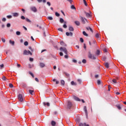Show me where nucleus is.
Wrapping results in <instances>:
<instances>
[{
	"instance_id": "1",
	"label": "nucleus",
	"mask_w": 126,
	"mask_h": 126,
	"mask_svg": "<svg viewBox=\"0 0 126 126\" xmlns=\"http://www.w3.org/2000/svg\"><path fill=\"white\" fill-rule=\"evenodd\" d=\"M80 18L82 23L83 24H85V23H86V22H88V21H87V19H86V18H85L82 16H80Z\"/></svg>"
},
{
	"instance_id": "2",
	"label": "nucleus",
	"mask_w": 126,
	"mask_h": 126,
	"mask_svg": "<svg viewBox=\"0 0 126 126\" xmlns=\"http://www.w3.org/2000/svg\"><path fill=\"white\" fill-rule=\"evenodd\" d=\"M60 50L61 52H63L65 55H67V50H66V48L65 47H61L60 48Z\"/></svg>"
},
{
	"instance_id": "3",
	"label": "nucleus",
	"mask_w": 126,
	"mask_h": 126,
	"mask_svg": "<svg viewBox=\"0 0 126 126\" xmlns=\"http://www.w3.org/2000/svg\"><path fill=\"white\" fill-rule=\"evenodd\" d=\"M71 107H72V103L70 101H68L67 103V109L70 110V109H71Z\"/></svg>"
},
{
	"instance_id": "4",
	"label": "nucleus",
	"mask_w": 126,
	"mask_h": 126,
	"mask_svg": "<svg viewBox=\"0 0 126 126\" xmlns=\"http://www.w3.org/2000/svg\"><path fill=\"white\" fill-rule=\"evenodd\" d=\"M88 57L89 59H92L93 60H96V57L94 56H92L91 52L89 51L88 52Z\"/></svg>"
},
{
	"instance_id": "5",
	"label": "nucleus",
	"mask_w": 126,
	"mask_h": 126,
	"mask_svg": "<svg viewBox=\"0 0 126 126\" xmlns=\"http://www.w3.org/2000/svg\"><path fill=\"white\" fill-rule=\"evenodd\" d=\"M23 55L28 56V55H30L31 56H32V53L30 52V51H27L26 50L24 51Z\"/></svg>"
},
{
	"instance_id": "6",
	"label": "nucleus",
	"mask_w": 126,
	"mask_h": 126,
	"mask_svg": "<svg viewBox=\"0 0 126 126\" xmlns=\"http://www.w3.org/2000/svg\"><path fill=\"white\" fill-rule=\"evenodd\" d=\"M18 100L20 102H23L24 101V98H23V96H22V94H20L18 95Z\"/></svg>"
},
{
	"instance_id": "7",
	"label": "nucleus",
	"mask_w": 126,
	"mask_h": 126,
	"mask_svg": "<svg viewBox=\"0 0 126 126\" xmlns=\"http://www.w3.org/2000/svg\"><path fill=\"white\" fill-rule=\"evenodd\" d=\"M84 13L86 15V17H87L88 18H91V17H92L91 14L89 13H88L86 11H84Z\"/></svg>"
},
{
	"instance_id": "8",
	"label": "nucleus",
	"mask_w": 126,
	"mask_h": 126,
	"mask_svg": "<svg viewBox=\"0 0 126 126\" xmlns=\"http://www.w3.org/2000/svg\"><path fill=\"white\" fill-rule=\"evenodd\" d=\"M30 8L32 11H33V12H37V8H36L35 6H32Z\"/></svg>"
},
{
	"instance_id": "9",
	"label": "nucleus",
	"mask_w": 126,
	"mask_h": 126,
	"mask_svg": "<svg viewBox=\"0 0 126 126\" xmlns=\"http://www.w3.org/2000/svg\"><path fill=\"white\" fill-rule=\"evenodd\" d=\"M84 111L85 112L86 114V116L87 117V118L88 117V113L87 112V108H86V106H85L84 107Z\"/></svg>"
},
{
	"instance_id": "10",
	"label": "nucleus",
	"mask_w": 126,
	"mask_h": 126,
	"mask_svg": "<svg viewBox=\"0 0 126 126\" xmlns=\"http://www.w3.org/2000/svg\"><path fill=\"white\" fill-rule=\"evenodd\" d=\"M73 99L74 100H75V101H78L79 102H80V101H81V100H80V99L79 98H78V97L75 96H73Z\"/></svg>"
},
{
	"instance_id": "11",
	"label": "nucleus",
	"mask_w": 126,
	"mask_h": 126,
	"mask_svg": "<svg viewBox=\"0 0 126 126\" xmlns=\"http://www.w3.org/2000/svg\"><path fill=\"white\" fill-rule=\"evenodd\" d=\"M9 44H10L11 45H12V46H14V44L15 43V42H14V41H12L11 40H10L9 41Z\"/></svg>"
},
{
	"instance_id": "12",
	"label": "nucleus",
	"mask_w": 126,
	"mask_h": 126,
	"mask_svg": "<svg viewBox=\"0 0 126 126\" xmlns=\"http://www.w3.org/2000/svg\"><path fill=\"white\" fill-rule=\"evenodd\" d=\"M66 36H72L73 35V33H72V32H66Z\"/></svg>"
},
{
	"instance_id": "13",
	"label": "nucleus",
	"mask_w": 126,
	"mask_h": 126,
	"mask_svg": "<svg viewBox=\"0 0 126 126\" xmlns=\"http://www.w3.org/2000/svg\"><path fill=\"white\" fill-rule=\"evenodd\" d=\"M104 64L106 68H109V67H110V64H109L108 63H105Z\"/></svg>"
},
{
	"instance_id": "14",
	"label": "nucleus",
	"mask_w": 126,
	"mask_h": 126,
	"mask_svg": "<svg viewBox=\"0 0 126 126\" xmlns=\"http://www.w3.org/2000/svg\"><path fill=\"white\" fill-rule=\"evenodd\" d=\"M52 81L53 82H56V84H59L60 83V82L57 79H53Z\"/></svg>"
},
{
	"instance_id": "15",
	"label": "nucleus",
	"mask_w": 126,
	"mask_h": 126,
	"mask_svg": "<svg viewBox=\"0 0 126 126\" xmlns=\"http://www.w3.org/2000/svg\"><path fill=\"white\" fill-rule=\"evenodd\" d=\"M43 104L44 106H47V107H50V103L49 102H43Z\"/></svg>"
},
{
	"instance_id": "16",
	"label": "nucleus",
	"mask_w": 126,
	"mask_h": 126,
	"mask_svg": "<svg viewBox=\"0 0 126 126\" xmlns=\"http://www.w3.org/2000/svg\"><path fill=\"white\" fill-rule=\"evenodd\" d=\"M61 46H63L64 47H66V44L63 42V41H62L60 43Z\"/></svg>"
},
{
	"instance_id": "17",
	"label": "nucleus",
	"mask_w": 126,
	"mask_h": 126,
	"mask_svg": "<svg viewBox=\"0 0 126 126\" xmlns=\"http://www.w3.org/2000/svg\"><path fill=\"white\" fill-rule=\"evenodd\" d=\"M19 14L18 13H13V16H14V17H17V16H18Z\"/></svg>"
},
{
	"instance_id": "18",
	"label": "nucleus",
	"mask_w": 126,
	"mask_h": 126,
	"mask_svg": "<svg viewBox=\"0 0 126 126\" xmlns=\"http://www.w3.org/2000/svg\"><path fill=\"white\" fill-rule=\"evenodd\" d=\"M95 38H96L97 39H99V40H100V34H99V33H96L95 34Z\"/></svg>"
},
{
	"instance_id": "19",
	"label": "nucleus",
	"mask_w": 126,
	"mask_h": 126,
	"mask_svg": "<svg viewBox=\"0 0 126 126\" xmlns=\"http://www.w3.org/2000/svg\"><path fill=\"white\" fill-rule=\"evenodd\" d=\"M75 24L77 26H79V25H80V22H79V21H75Z\"/></svg>"
},
{
	"instance_id": "20",
	"label": "nucleus",
	"mask_w": 126,
	"mask_h": 126,
	"mask_svg": "<svg viewBox=\"0 0 126 126\" xmlns=\"http://www.w3.org/2000/svg\"><path fill=\"white\" fill-rule=\"evenodd\" d=\"M61 85L62 86H64V85L65 84L64 81L63 80H62L61 81Z\"/></svg>"
},
{
	"instance_id": "21",
	"label": "nucleus",
	"mask_w": 126,
	"mask_h": 126,
	"mask_svg": "<svg viewBox=\"0 0 126 126\" xmlns=\"http://www.w3.org/2000/svg\"><path fill=\"white\" fill-rule=\"evenodd\" d=\"M56 122L54 121H51V126H56Z\"/></svg>"
},
{
	"instance_id": "22",
	"label": "nucleus",
	"mask_w": 126,
	"mask_h": 126,
	"mask_svg": "<svg viewBox=\"0 0 126 126\" xmlns=\"http://www.w3.org/2000/svg\"><path fill=\"white\" fill-rule=\"evenodd\" d=\"M39 65L40 67H42V68L44 67L45 66V64H44V63H40Z\"/></svg>"
},
{
	"instance_id": "23",
	"label": "nucleus",
	"mask_w": 126,
	"mask_h": 126,
	"mask_svg": "<svg viewBox=\"0 0 126 126\" xmlns=\"http://www.w3.org/2000/svg\"><path fill=\"white\" fill-rule=\"evenodd\" d=\"M83 34L84 36H86V37H88V34H87L85 31L83 32Z\"/></svg>"
},
{
	"instance_id": "24",
	"label": "nucleus",
	"mask_w": 126,
	"mask_h": 126,
	"mask_svg": "<svg viewBox=\"0 0 126 126\" xmlns=\"http://www.w3.org/2000/svg\"><path fill=\"white\" fill-rule=\"evenodd\" d=\"M101 83H102V82L100 80H97V84L98 85H100Z\"/></svg>"
},
{
	"instance_id": "25",
	"label": "nucleus",
	"mask_w": 126,
	"mask_h": 126,
	"mask_svg": "<svg viewBox=\"0 0 126 126\" xmlns=\"http://www.w3.org/2000/svg\"><path fill=\"white\" fill-rule=\"evenodd\" d=\"M60 22L61 23H63V22H64V20H63V18H60Z\"/></svg>"
},
{
	"instance_id": "26",
	"label": "nucleus",
	"mask_w": 126,
	"mask_h": 126,
	"mask_svg": "<svg viewBox=\"0 0 126 126\" xmlns=\"http://www.w3.org/2000/svg\"><path fill=\"white\" fill-rule=\"evenodd\" d=\"M29 92H30V94H31V95H33V93H34V91L30 90Z\"/></svg>"
},
{
	"instance_id": "27",
	"label": "nucleus",
	"mask_w": 126,
	"mask_h": 126,
	"mask_svg": "<svg viewBox=\"0 0 126 126\" xmlns=\"http://www.w3.org/2000/svg\"><path fill=\"white\" fill-rule=\"evenodd\" d=\"M71 85H74V86L77 85L76 83L74 82V81H72L71 82Z\"/></svg>"
},
{
	"instance_id": "28",
	"label": "nucleus",
	"mask_w": 126,
	"mask_h": 126,
	"mask_svg": "<svg viewBox=\"0 0 126 126\" xmlns=\"http://www.w3.org/2000/svg\"><path fill=\"white\" fill-rule=\"evenodd\" d=\"M96 55H97V56H99V55H100V50H97Z\"/></svg>"
},
{
	"instance_id": "29",
	"label": "nucleus",
	"mask_w": 126,
	"mask_h": 126,
	"mask_svg": "<svg viewBox=\"0 0 126 126\" xmlns=\"http://www.w3.org/2000/svg\"><path fill=\"white\" fill-rule=\"evenodd\" d=\"M116 107H117L118 110H121L122 109V108L121 107V105H116Z\"/></svg>"
},
{
	"instance_id": "30",
	"label": "nucleus",
	"mask_w": 126,
	"mask_h": 126,
	"mask_svg": "<svg viewBox=\"0 0 126 126\" xmlns=\"http://www.w3.org/2000/svg\"><path fill=\"white\" fill-rule=\"evenodd\" d=\"M77 82L79 84H81V82H82V81H81V79H78Z\"/></svg>"
},
{
	"instance_id": "31",
	"label": "nucleus",
	"mask_w": 126,
	"mask_h": 126,
	"mask_svg": "<svg viewBox=\"0 0 126 126\" xmlns=\"http://www.w3.org/2000/svg\"><path fill=\"white\" fill-rule=\"evenodd\" d=\"M74 29H73V28H72V27H70L69 28V31H73Z\"/></svg>"
},
{
	"instance_id": "32",
	"label": "nucleus",
	"mask_w": 126,
	"mask_h": 126,
	"mask_svg": "<svg viewBox=\"0 0 126 126\" xmlns=\"http://www.w3.org/2000/svg\"><path fill=\"white\" fill-rule=\"evenodd\" d=\"M16 34L18 36H19V35H20V34H21V32H20L17 31V32H16Z\"/></svg>"
},
{
	"instance_id": "33",
	"label": "nucleus",
	"mask_w": 126,
	"mask_h": 126,
	"mask_svg": "<svg viewBox=\"0 0 126 126\" xmlns=\"http://www.w3.org/2000/svg\"><path fill=\"white\" fill-rule=\"evenodd\" d=\"M55 15H56V16H57V17H59V16H60V14L59 13H58V12H56L55 13Z\"/></svg>"
},
{
	"instance_id": "34",
	"label": "nucleus",
	"mask_w": 126,
	"mask_h": 126,
	"mask_svg": "<svg viewBox=\"0 0 126 126\" xmlns=\"http://www.w3.org/2000/svg\"><path fill=\"white\" fill-rule=\"evenodd\" d=\"M71 9H76V8H75L74 5H73L71 6Z\"/></svg>"
},
{
	"instance_id": "35",
	"label": "nucleus",
	"mask_w": 126,
	"mask_h": 126,
	"mask_svg": "<svg viewBox=\"0 0 126 126\" xmlns=\"http://www.w3.org/2000/svg\"><path fill=\"white\" fill-rule=\"evenodd\" d=\"M84 3L86 6H87V3L86 2V0H83Z\"/></svg>"
},
{
	"instance_id": "36",
	"label": "nucleus",
	"mask_w": 126,
	"mask_h": 126,
	"mask_svg": "<svg viewBox=\"0 0 126 126\" xmlns=\"http://www.w3.org/2000/svg\"><path fill=\"white\" fill-rule=\"evenodd\" d=\"M80 41L81 43H83V42H84V40H83V38H82V37H81L80 38Z\"/></svg>"
},
{
	"instance_id": "37",
	"label": "nucleus",
	"mask_w": 126,
	"mask_h": 126,
	"mask_svg": "<svg viewBox=\"0 0 126 126\" xmlns=\"http://www.w3.org/2000/svg\"><path fill=\"white\" fill-rule=\"evenodd\" d=\"M26 21L27 22H29V23L31 22V21L29 19H28V18H26Z\"/></svg>"
},
{
	"instance_id": "38",
	"label": "nucleus",
	"mask_w": 126,
	"mask_h": 126,
	"mask_svg": "<svg viewBox=\"0 0 126 126\" xmlns=\"http://www.w3.org/2000/svg\"><path fill=\"white\" fill-rule=\"evenodd\" d=\"M48 19H49V20H53V18L51 16H49L48 17Z\"/></svg>"
},
{
	"instance_id": "39",
	"label": "nucleus",
	"mask_w": 126,
	"mask_h": 126,
	"mask_svg": "<svg viewBox=\"0 0 126 126\" xmlns=\"http://www.w3.org/2000/svg\"><path fill=\"white\" fill-rule=\"evenodd\" d=\"M9 86L10 88H12L13 87V85H12V84H9Z\"/></svg>"
},
{
	"instance_id": "40",
	"label": "nucleus",
	"mask_w": 126,
	"mask_h": 126,
	"mask_svg": "<svg viewBox=\"0 0 126 126\" xmlns=\"http://www.w3.org/2000/svg\"><path fill=\"white\" fill-rule=\"evenodd\" d=\"M25 46H28V42L27 41H25L24 42Z\"/></svg>"
},
{
	"instance_id": "41",
	"label": "nucleus",
	"mask_w": 126,
	"mask_h": 126,
	"mask_svg": "<svg viewBox=\"0 0 126 126\" xmlns=\"http://www.w3.org/2000/svg\"><path fill=\"white\" fill-rule=\"evenodd\" d=\"M112 82H113V83H117V80L113 79L112 80Z\"/></svg>"
},
{
	"instance_id": "42",
	"label": "nucleus",
	"mask_w": 126,
	"mask_h": 126,
	"mask_svg": "<svg viewBox=\"0 0 126 126\" xmlns=\"http://www.w3.org/2000/svg\"><path fill=\"white\" fill-rule=\"evenodd\" d=\"M1 40L3 43H5V39H4V38H1Z\"/></svg>"
},
{
	"instance_id": "43",
	"label": "nucleus",
	"mask_w": 126,
	"mask_h": 126,
	"mask_svg": "<svg viewBox=\"0 0 126 126\" xmlns=\"http://www.w3.org/2000/svg\"><path fill=\"white\" fill-rule=\"evenodd\" d=\"M82 63H86V60L85 59L83 60Z\"/></svg>"
},
{
	"instance_id": "44",
	"label": "nucleus",
	"mask_w": 126,
	"mask_h": 126,
	"mask_svg": "<svg viewBox=\"0 0 126 126\" xmlns=\"http://www.w3.org/2000/svg\"><path fill=\"white\" fill-rule=\"evenodd\" d=\"M2 21H3V22H5V21H6V19H5V18H3L2 19Z\"/></svg>"
},
{
	"instance_id": "45",
	"label": "nucleus",
	"mask_w": 126,
	"mask_h": 126,
	"mask_svg": "<svg viewBox=\"0 0 126 126\" xmlns=\"http://www.w3.org/2000/svg\"><path fill=\"white\" fill-rule=\"evenodd\" d=\"M6 27H8V28L10 27V23L7 24Z\"/></svg>"
},
{
	"instance_id": "46",
	"label": "nucleus",
	"mask_w": 126,
	"mask_h": 126,
	"mask_svg": "<svg viewBox=\"0 0 126 126\" xmlns=\"http://www.w3.org/2000/svg\"><path fill=\"white\" fill-rule=\"evenodd\" d=\"M34 61V59L32 58H30V62H33Z\"/></svg>"
},
{
	"instance_id": "47",
	"label": "nucleus",
	"mask_w": 126,
	"mask_h": 126,
	"mask_svg": "<svg viewBox=\"0 0 126 126\" xmlns=\"http://www.w3.org/2000/svg\"><path fill=\"white\" fill-rule=\"evenodd\" d=\"M58 31H60L61 32H63V29H62V28L58 29Z\"/></svg>"
},
{
	"instance_id": "48",
	"label": "nucleus",
	"mask_w": 126,
	"mask_h": 126,
	"mask_svg": "<svg viewBox=\"0 0 126 126\" xmlns=\"http://www.w3.org/2000/svg\"><path fill=\"white\" fill-rule=\"evenodd\" d=\"M21 19H23V20H24V19H25V17H24V16H22L21 17Z\"/></svg>"
},
{
	"instance_id": "49",
	"label": "nucleus",
	"mask_w": 126,
	"mask_h": 126,
	"mask_svg": "<svg viewBox=\"0 0 126 126\" xmlns=\"http://www.w3.org/2000/svg\"><path fill=\"white\" fill-rule=\"evenodd\" d=\"M47 4H48V5H49V6H51V2L48 1L47 2Z\"/></svg>"
},
{
	"instance_id": "50",
	"label": "nucleus",
	"mask_w": 126,
	"mask_h": 126,
	"mask_svg": "<svg viewBox=\"0 0 126 126\" xmlns=\"http://www.w3.org/2000/svg\"><path fill=\"white\" fill-rule=\"evenodd\" d=\"M63 28H67V26H66L65 24H64L63 25Z\"/></svg>"
},
{
	"instance_id": "51",
	"label": "nucleus",
	"mask_w": 126,
	"mask_h": 126,
	"mask_svg": "<svg viewBox=\"0 0 126 126\" xmlns=\"http://www.w3.org/2000/svg\"><path fill=\"white\" fill-rule=\"evenodd\" d=\"M64 74H65V75L66 76H68V77L69 76V74L66 73V72H64Z\"/></svg>"
},
{
	"instance_id": "52",
	"label": "nucleus",
	"mask_w": 126,
	"mask_h": 126,
	"mask_svg": "<svg viewBox=\"0 0 126 126\" xmlns=\"http://www.w3.org/2000/svg\"><path fill=\"white\" fill-rule=\"evenodd\" d=\"M7 17L8 19H10V18H11V17H12V16L11 15H8L7 16Z\"/></svg>"
},
{
	"instance_id": "53",
	"label": "nucleus",
	"mask_w": 126,
	"mask_h": 126,
	"mask_svg": "<svg viewBox=\"0 0 126 126\" xmlns=\"http://www.w3.org/2000/svg\"><path fill=\"white\" fill-rule=\"evenodd\" d=\"M103 52H104L105 53H107V52H108V50H107V49L105 48L103 50Z\"/></svg>"
},
{
	"instance_id": "54",
	"label": "nucleus",
	"mask_w": 126,
	"mask_h": 126,
	"mask_svg": "<svg viewBox=\"0 0 126 126\" xmlns=\"http://www.w3.org/2000/svg\"><path fill=\"white\" fill-rule=\"evenodd\" d=\"M17 67H20V66H21V65H20V64L17 63Z\"/></svg>"
},
{
	"instance_id": "55",
	"label": "nucleus",
	"mask_w": 126,
	"mask_h": 126,
	"mask_svg": "<svg viewBox=\"0 0 126 126\" xmlns=\"http://www.w3.org/2000/svg\"><path fill=\"white\" fill-rule=\"evenodd\" d=\"M89 29H90L91 32H92V33H93V30H92V29L91 28H90V27H89Z\"/></svg>"
},
{
	"instance_id": "56",
	"label": "nucleus",
	"mask_w": 126,
	"mask_h": 126,
	"mask_svg": "<svg viewBox=\"0 0 126 126\" xmlns=\"http://www.w3.org/2000/svg\"><path fill=\"white\" fill-rule=\"evenodd\" d=\"M67 1H69L70 4L72 3V0H67Z\"/></svg>"
},
{
	"instance_id": "57",
	"label": "nucleus",
	"mask_w": 126,
	"mask_h": 126,
	"mask_svg": "<svg viewBox=\"0 0 126 126\" xmlns=\"http://www.w3.org/2000/svg\"><path fill=\"white\" fill-rule=\"evenodd\" d=\"M111 88H112L111 87H110V85L108 86V91H111Z\"/></svg>"
},
{
	"instance_id": "58",
	"label": "nucleus",
	"mask_w": 126,
	"mask_h": 126,
	"mask_svg": "<svg viewBox=\"0 0 126 126\" xmlns=\"http://www.w3.org/2000/svg\"><path fill=\"white\" fill-rule=\"evenodd\" d=\"M79 126H84V124L80 123Z\"/></svg>"
},
{
	"instance_id": "59",
	"label": "nucleus",
	"mask_w": 126,
	"mask_h": 126,
	"mask_svg": "<svg viewBox=\"0 0 126 126\" xmlns=\"http://www.w3.org/2000/svg\"><path fill=\"white\" fill-rule=\"evenodd\" d=\"M72 62H73V63H77V61L76 60L74 59V60H72Z\"/></svg>"
},
{
	"instance_id": "60",
	"label": "nucleus",
	"mask_w": 126,
	"mask_h": 126,
	"mask_svg": "<svg viewBox=\"0 0 126 126\" xmlns=\"http://www.w3.org/2000/svg\"><path fill=\"white\" fill-rule=\"evenodd\" d=\"M84 48L85 50H86V44H85V43L84 44Z\"/></svg>"
},
{
	"instance_id": "61",
	"label": "nucleus",
	"mask_w": 126,
	"mask_h": 126,
	"mask_svg": "<svg viewBox=\"0 0 126 126\" xmlns=\"http://www.w3.org/2000/svg\"><path fill=\"white\" fill-rule=\"evenodd\" d=\"M0 66L1 68H2V67H3V66H4V65L3 64H2L0 65Z\"/></svg>"
},
{
	"instance_id": "62",
	"label": "nucleus",
	"mask_w": 126,
	"mask_h": 126,
	"mask_svg": "<svg viewBox=\"0 0 126 126\" xmlns=\"http://www.w3.org/2000/svg\"><path fill=\"white\" fill-rule=\"evenodd\" d=\"M64 58H65V59H68V56H67V55H65V56H64Z\"/></svg>"
},
{
	"instance_id": "63",
	"label": "nucleus",
	"mask_w": 126,
	"mask_h": 126,
	"mask_svg": "<svg viewBox=\"0 0 126 126\" xmlns=\"http://www.w3.org/2000/svg\"><path fill=\"white\" fill-rule=\"evenodd\" d=\"M60 56H63V52H60Z\"/></svg>"
},
{
	"instance_id": "64",
	"label": "nucleus",
	"mask_w": 126,
	"mask_h": 126,
	"mask_svg": "<svg viewBox=\"0 0 126 126\" xmlns=\"http://www.w3.org/2000/svg\"><path fill=\"white\" fill-rule=\"evenodd\" d=\"M84 126H89V125L86 124V123H84Z\"/></svg>"
}]
</instances>
